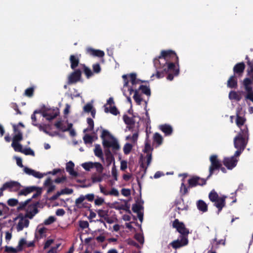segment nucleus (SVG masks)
<instances>
[{
  "label": "nucleus",
  "mask_w": 253,
  "mask_h": 253,
  "mask_svg": "<svg viewBox=\"0 0 253 253\" xmlns=\"http://www.w3.org/2000/svg\"><path fill=\"white\" fill-rule=\"evenodd\" d=\"M229 97L230 99H239L238 94L236 92L233 91H232L229 93Z\"/></svg>",
  "instance_id": "56"
},
{
  "label": "nucleus",
  "mask_w": 253,
  "mask_h": 253,
  "mask_svg": "<svg viewBox=\"0 0 253 253\" xmlns=\"http://www.w3.org/2000/svg\"><path fill=\"white\" fill-rule=\"evenodd\" d=\"M87 123L88 125V127L84 130V132H85L87 131H91L93 130L94 127V122L91 118H87Z\"/></svg>",
  "instance_id": "39"
},
{
  "label": "nucleus",
  "mask_w": 253,
  "mask_h": 253,
  "mask_svg": "<svg viewBox=\"0 0 253 253\" xmlns=\"http://www.w3.org/2000/svg\"><path fill=\"white\" fill-rule=\"evenodd\" d=\"M21 153L24 154L25 155L35 156L34 151L30 148L23 149Z\"/></svg>",
  "instance_id": "43"
},
{
  "label": "nucleus",
  "mask_w": 253,
  "mask_h": 253,
  "mask_svg": "<svg viewBox=\"0 0 253 253\" xmlns=\"http://www.w3.org/2000/svg\"><path fill=\"white\" fill-rule=\"evenodd\" d=\"M132 147H133V145L130 143H126V144H125V145H124V146L123 147V151H124L125 154H126V155L128 154L131 152V151L132 149Z\"/></svg>",
  "instance_id": "38"
},
{
  "label": "nucleus",
  "mask_w": 253,
  "mask_h": 253,
  "mask_svg": "<svg viewBox=\"0 0 253 253\" xmlns=\"http://www.w3.org/2000/svg\"><path fill=\"white\" fill-rule=\"evenodd\" d=\"M69 60L71 63V68L73 70L76 69V68L79 66L80 62V59L77 55H71L69 58Z\"/></svg>",
  "instance_id": "21"
},
{
  "label": "nucleus",
  "mask_w": 253,
  "mask_h": 253,
  "mask_svg": "<svg viewBox=\"0 0 253 253\" xmlns=\"http://www.w3.org/2000/svg\"><path fill=\"white\" fill-rule=\"evenodd\" d=\"M92 109V105L90 103H87L84 107V111L87 113L90 112Z\"/></svg>",
  "instance_id": "58"
},
{
  "label": "nucleus",
  "mask_w": 253,
  "mask_h": 253,
  "mask_svg": "<svg viewBox=\"0 0 253 253\" xmlns=\"http://www.w3.org/2000/svg\"><path fill=\"white\" fill-rule=\"evenodd\" d=\"M124 81V86L122 88L123 94L126 97L127 101L131 103V100L130 96L136 87L137 84H140V81L136 78V75L131 73L123 76Z\"/></svg>",
  "instance_id": "2"
},
{
  "label": "nucleus",
  "mask_w": 253,
  "mask_h": 253,
  "mask_svg": "<svg viewBox=\"0 0 253 253\" xmlns=\"http://www.w3.org/2000/svg\"><path fill=\"white\" fill-rule=\"evenodd\" d=\"M120 149V145L117 139L112 136V151H117Z\"/></svg>",
  "instance_id": "31"
},
{
  "label": "nucleus",
  "mask_w": 253,
  "mask_h": 253,
  "mask_svg": "<svg viewBox=\"0 0 253 253\" xmlns=\"http://www.w3.org/2000/svg\"><path fill=\"white\" fill-rule=\"evenodd\" d=\"M101 138L104 148V153L108 165L111 164V133L105 129H102Z\"/></svg>",
  "instance_id": "4"
},
{
  "label": "nucleus",
  "mask_w": 253,
  "mask_h": 253,
  "mask_svg": "<svg viewBox=\"0 0 253 253\" xmlns=\"http://www.w3.org/2000/svg\"><path fill=\"white\" fill-rule=\"evenodd\" d=\"M54 126L58 129L62 131V132H65V127L66 126L63 123V122L61 121H57L55 123Z\"/></svg>",
  "instance_id": "35"
},
{
  "label": "nucleus",
  "mask_w": 253,
  "mask_h": 253,
  "mask_svg": "<svg viewBox=\"0 0 253 253\" xmlns=\"http://www.w3.org/2000/svg\"><path fill=\"white\" fill-rule=\"evenodd\" d=\"M85 53L90 56L98 57H102L105 54L103 51L99 49H95L91 47H87L86 48Z\"/></svg>",
  "instance_id": "17"
},
{
  "label": "nucleus",
  "mask_w": 253,
  "mask_h": 253,
  "mask_svg": "<svg viewBox=\"0 0 253 253\" xmlns=\"http://www.w3.org/2000/svg\"><path fill=\"white\" fill-rule=\"evenodd\" d=\"M29 221L28 219L24 220H19L16 227L17 231H21L23 230L24 227H28L29 225Z\"/></svg>",
  "instance_id": "24"
},
{
  "label": "nucleus",
  "mask_w": 253,
  "mask_h": 253,
  "mask_svg": "<svg viewBox=\"0 0 253 253\" xmlns=\"http://www.w3.org/2000/svg\"><path fill=\"white\" fill-rule=\"evenodd\" d=\"M85 199V197L84 195H81L76 200L75 203L77 206H79Z\"/></svg>",
  "instance_id": "60"
},
{
  "label": "nucleus",
  "mask_w": 253,
  "mask_h": 253,
  "mask_svg": "<svg viewBox=\"0 0 253 253\" xmlns=\"http://www.w3.org/2000/svg\"><path fill=\"white\" fill-rule=\"evenodd\" d=\"M94 154L97 157L103 159V154L102 152V150L100 147V145L99 144H96L95 146V148L94 150Z\"/></svg>",
  "instance_id": "32"
},
{
  "label": "nucleus",
  "mask_w": 253,
  "mask_h": 253,
  "mask_svg": "<svg viewBox=\"0 0 253 253\" xmlns=\"http://www.w3.org/2000/svg\"><path fill=\"white\" fill-rule=\"evenodd\" d=\"M61 195L63 194H71L73 192V190L72 189H69L68 188H66L65 189H62L60 191Z\"/></svg>",
  "instance_id": "57"
},
{
  "label": "nucleus",
  "mask_w": 253,
  "mask_h": 253,
  "mask_svg": "<svg viewBox=\"0 0 253 253\" xmlns=\"http://www.w3.org/2000/svg\"><path fill=\"white\" fill-rule=\"evenodd\" d=\"M210 160L211 165L209 168L210 174L208 178L210 177L212 174L214 170L219 169L221 166V164L217 159L216 155H213L211 156Z\"/></svg>",
  "instance_id": "10"
},
{
  "label": "nucleus",
  "mask_w": 253,
  "mask_h": 253,
  "mask_svg": "<svg viewBox=\"0 0 253 253\" xmlns=\"http://www.w3.org/2000/svg\"><path fill=\"white\" fill-rule=\"evenodd\" d=\"M197 207L198 209L203 212H206L208 211V205L203 200H200L197 201Z\"/></svg>",
  "instance_id": "25"
},
{
  "label": "nucleus",
  "mask_w": 253,
  "mask_h": 253,
  "mask_svg": "<svg viewBox=\"0 0 253 253\" xmlns=\"http://www.w3.org/2000/svg\"><path fill=\"white\" fill-rule=\"evenodd\" d=\"M26 244V241L24 239L22 238L20 240L18 243V245L17 246V248L18 249L20 252L22 251L23 246L25 245Z\"/></svg>",
  "instance_id": "53"
},
{
  "label": "nucleus",
  "mask_w": 253,
  "mask_h": 253,
  "mask_svg": "<svg viewBox=\"0 0 253 253\" xmlns=\"http://www.w3.org/2000/svg\"><path fill=\"white\" fill-rule=\"evenodd\" d=\"M122 194L125 197H128L130 196L131 192L129 189L123 188L121 191Z\"/></svg>",
  "instance_id": "61"
},
{
  "label": "nucleus",
  "mask_w": 253,
  "mask_h": 253,
  "mask_svg": "<svg viewBox=\"0 0 253 253\" xmlns=\"http://www.w3.org/2000/svg\"><path fill=\"white\" fill-rule=\"evenodd\" d=\"M37 189V187L35 186L27 187L22 189L19 193L18 195H24L26 196L31 192L35 191Z\"/></svg>",
  "instance_id": "23"
},
{
  "label": "nucleus",
  "mask_w": 253,
  "mask_h": 253,
  "mask_svg": "<svg viewBox=\"0 0 253 253\" xmlns=\"http://www.w3.org/2000/svg\"><path fill=\"white\" fill-rule=\"evenodd\" d=\"M246 119L244 117L240 116L238 114H237L236 123L237 126L240 128V132L245 133L247 135V133H248V128L245 124Z\"/></svg>",
  "instance_id": "11"
},
{
  "label": "nucleus",
  "mask_w": 253,
  "mask_h": 253,
  "mask_svg": "<svg viewBox=\"0 0 253 253\" xmlns=\"http://www.w3.org/2000/svg\"><path fill=\"white\" fill-rule=\"evenodd\" d=\"M245 134V133L239 132L234 139V147L237 149L235 153V156H239L247 144L248 133H247V135Z\"/></svg>",
  "instance_id": "3"
},
{
  "label": "nucleus",
  "mask_w": 253,
  "mask_h": 253,
  "mask_svg": "<svg viewBox=\"0 0 253 253\" xmlns=\"http://www.w3.org/2000/svg\"><path fill=\"white\" fill-rule=\"evenodd\" d=\"M140 81V84H137L136 87L134 89V94L133 98L137 104L140 105L143 101L141 92L146 94L147 96H150L151 94L150 89L149 87L141 85V81Z\"/></svg>",
  "instance_id": "6"
},
{
  "label": "nucleus",
  "mask_w": 253,
  "mask_h": 253,
  "mask_svg": "<svg viewBox=\"0 0 253 253\" xmlns=\"http://www.w3.org/2000/svg\"><path fill=\"white\" fill-rule=\"evenodd\" d=\"M54 240L53 239H48L44 243L43 249H46L50 247V246L53 243Z\"/></svg>",
  "instance_id": "64"
},
{
  "label": "nucleus",
  "mask_w": 253,
  "mask_h": 253,
  "mask_svg": "<svg viewBox=\"0 0 253 253\" xmlns=\"http://www.w3.org/2000/svg\"><path fill=\"white\" fill-rule=\"evenodd\" d=\"M135 238L140 244H142L143 243L144 238L141 234H135Z\"/></svg>",
  "instance_id": "62"
},
{
  "label": "nucleus",
  "mask_w": 253,
  "mask_h": 253,
  "mask_svg": "<svg viewBox=\"0 0 253 253\" xmlns=\"http://www.w3.org/2000/svg\"><path fill=\"white\" fill-rule=\"evenodd\" d=\"M188 243V240L187 236H180L176 240L173 241L171 245L172 248L177 249L186 246Z\"/></svg>",
  "instance_id": "14"
},
{
  "label": "nucleus",
  "mask_w": 253,
  "mask_h": 253,
  "mask_svg": "<svg viewBox=\"0 0 253 253\" xmlns=\"http://www.w3.org/2000/svg\"><path fill=\"white\" fill-rule=\"evenodd\" d=\"M160 129L164 132L166 135H169L172 132V127L169 125H164L160 126Z\"/></svg>",
  "instance_id": "26"
},
{
  "label": "nucleus",
  "mask_w": 253,
  "mask_h": 253,
  "mask_svg": "<svg viewBox=\"0 0 253 253\" xmlns=\"http://www.w3.org/2000/svg\"><path fill=\"white\" fill-rule=\"evenodd\" d=\"M82 71L80 69H75L68 77V84H75L78 82L81 81Z\"/></svg>",
  "instance_id": "9"
},
{
  "label": "nucleus",
  "mask_w": 253,
  "mask_h": 253,
  "mask_svg": "<svg viewBox=\"0 0 253 253\" xmlns=\"http://www.w3.org/2000/svg\"><path fill=\"white\" fill-rule=\"evenodd\" d=\"M55 218L54 216H50L44 221V224L46 225H50L55 221Z\"/></svg>",
  "instance_id": "54"
},
{
  "label": "nucleus",
  "mask_w": 253,
  "mask_h": 253,
  "mask_svg": "<svg viewBox=\"0 0 253 253\" xmlns=\"http://www.w3.org/2000/svg\"><path fill=\"white\" fill-rule=\"evenodd\" d=\"M74 166L75 165L74 163L72 161H70L66 164V169L71 175L77 177L78 175V173L74 170Z\"/></svg>",
  "instance_id": "22"
},
{
  "label": "nucleus",
  "mask_w": 253,
  "mask_h": 253,
  "mask_svg": "<svg viewBox=\"0 0 253 253\" xmlns=\"http://www.w3.org/2000/svg\"><path fill=\"white\" fill-rule=\"evenodd\" d=\"M93 73L98 74L101 71V67L99 63H95L92 65Z\"/></svg>",
  "instance_id": "51"
},
{
  "label": "nucleus",
  "mask_w": 253,
  "mask_h": 253,
  "mask_svg": "<svg viewBox=\"0 0 253 253\" xmlns=\"http://www.w3.org/2000/svg\"><path fill=\"white\" fill-rule=\"evenodd\" d=\"M24 171L26 174L29 175H32L35 177L38 178H41L44 175V174L41 173L38 171H36L35 170L31 169L27 167L24 168Z\"/></svg>",
  "instance_id": "20"
},
{
  "label": "nucleus",
  "mask_w": 253,
  "mask_h": 253,
  "mask_svg": "<svg viewBox=\"0 0 253 253\" xmlns=\"http://www.w3.org/2000/svg\"><path fill=\"white\" fill-rule=\"evenodd\" d=\"M123 120L125 123L127 125H131L134 123L133 120L126 115L123 116Z\"/></svg>",
  "instance_id": "49"
},
{
  "label": "nucleus",
  "mask_w": 253,
  "mask_h": 253,
  "mask_svg": "<svg viewBox=\"0 0 253 253\" xmlns=\"http://www.w3.org/2000/svg\"><path fill=\"white\" fill-rule=\"evenodd\" d=\"M173 226L181 234V236H186L189 234V231L185 228L184 224L182 222H180L178 219L174 221Z\"/></svg>",
  "instance_id": "15"
},
{
  "label": "nucleus",
  "mask_w": 253,
  "mask_h": 253,
  "mask_svg": "<svg viewBox=\"0 0 253 253\" xmlns=\"http://www.w3.org/2000/svg\"><path fill=\"white\" fill-rule=\"evenodd\" d=\"M178 58L174 51H162L159 58L154 60V64L157 70V77L162 78L165 73H168L167 79L172 81L174 76L179 74V68L176 67L173 63V61L178 62Z\"/></svg>",
  "instance_id": "1"
},
{
  "label": "nucleus",
  "mask_w": 253,
  "mask_h": 253,
  "mask_svg": "<svg viewBox=\"0 0 253 253\" xmlns=\"http://www.w3.org/2000/svg\"><path fill=\"white\" fill-rule=\"evenodd\" d=\"M4 252L7 253H17L19 252L18 249L16 248H14L12 247H9L6 246L4 249Z\"/></svg>",
  "instance_id": "40"
},
{
  "label": "nucleus",
  "mask_w": 253,
  "mask_h": 253,
  "mask_svg": "<svg viewBox=\"0 0 253 253\" xmlns=\"http://www.w3.org/2000/svg\"><path fill=\"white\" fill-rule=\"evenodd\" d=\"M34 88L33 87L27 88L25 91V95L28 97H31L33 95Z\"/></svg>",
  "instance_id": "48"
},
{
  "label": "nucleus",
  "mask_w": 253,
  "mask_h": 253,
  "mask_svg": "<svg viewBox=\"0 0 253 253\" xmlns=\"http://www.w3.org/2000/svg\"><path fill=\"white\" fill-rule=\"evenodd\" d=\"M138 137V132L134 133L132 135H128L126 137V139L129 140L134 145L136 143Z\"/></svg>",
  "instance_id": "34"
},
{
  "label": "nucleus",
  "mask_w": 253,
  "mask_h": 253,
  "mask_svg": "<svg viewBox=\"0 0 253 253\" xmlns=\"http://www.w3.org/2000/svg\"><path fill=\"white\" fill-rule=\"evenodd\" d=\"M42 113V111L41 110H36L34 112L33 114L31 115V120H32V125L34 126H39L40 128H41L42 127V126L41 125H39L37 123V118L36 117V114H40V113Z\"/></svg>",
  "instance_id": "30"
},
{
  "label": "nucleus",
  "mask_w": 253,
  "mask_h": 253,
  "mask_svg": "<svg viewBox=\"0 0 253 253\" xmlns=\"http://www.w3.org/2000/svg\"><path fill=\"white\" fill-rule=\"evenodd\" d=\"M41 205L40 202L29 204L26 210V216L32 219L39 212L38 208L41 207Z\"/></svg>",
  "instance_id": "8"
},
{
  "label": "nucleus",
  "mask_w": 253,
  "mask_h": 253,
  "mask_svg": "<svg viewBox=\"0 0 253 253\" xmlns=\"http://www.w3.org/2000/svg\"><path fill=\"white\" fill-rule=\"evenodd\" d=\"M79 226L83 229L88 228L89 226V223L87 221L80 220Z\"/></svg>",
  "instance_id": "55"
},
{
  "label": "nucleus",
  "mask_w": 253,
  "mask_h": 253,
  "mask_svg": "<svg viewBox=\"0 0 253 253\" xmlns=\"http://www.w3.org/2000/svg\"><path fill=\"white\" fill-rule=\"evenodd\" d=\"M81 65L82 67L83 72L87 79H89L93 76V73L91 69L87 67L84 64H82Z\"/></svg>",
  "instance_id": "27"
},
{
  "label": "nucleus",
  "mask_w": 253,
  "mask_h": 253,
  "mask_svg": "<svg viewBox=\"0 0 253 253\" xmlns=\"http://www.w3.org/2000/svg\"><path fill=\"white\" fill-rule=\"evenodd\" d=\"M112 114L115 116H120V112L117 107L112 105Z\"/></svg>",
  "instance_id": "59"
},
{
  "label": "nucleus",
  "mask_w": 253,
  "mask_h": 253,
  "mask_svg": "<svg viewBox=\"0 0 253 253\" xmlns=\"http://www.w3.org/2000/svg\"><path fill=\"white\" fill-rule=\"evenodd\" d=\"M13 131L15 133V134L12 138V143H19L23 140V134L22 132L18 129V127L15 126H13Z\"/></svg>",
  "instance_id": "18"
},
{
  "label": "nucleus",
  "mask_w": 253,
  "mask_h": 253,
  "mask_svg": "<svg viewBox=\"0 0 253 253\" xmlns=\"http://www.w3.org/2000/svg\"><path fill=\"white\" fill-rule=\"evenodd\" d=\"M154 140L155 142L157 143L159 145H160L162 143V136L158 133H156L154 135Z\"/></svg>",
  "instance_id": "42"
},
{
  "label": "nucleus",
  "mask_w": 253,
  "mask_h": 253,
  "mask_svg": "<svg viewBox=\"0 0 253 253\" xmlns=\"http://www.w3.org/2000/svg\"><path fill=\"white\" fill-rule=\"evenodd\" d=\"M93 168H95L97 172H101L103 170V166L98 162L93 163Z\"/></svg>",
  "instance_id": "47"
},
{
  "label": "nucleus",
  "mask_w": 253,
  "mask_h": 253,
  "mask_svg": "<svg viewBox=\"0 0 253 253\" xmlns=\"http://www.w3.org/2000/svg\"><path fill=\"white\" fill-rule=\"evenodd\" d=\"M83 168L85 169L86 170L89 171L91 169H93V163L92 162H87L83 163L82 165Z\"/></svg>",
  "instance_id": "46"
},
{
  "label": "nucleus",
  "mask_w": 253,
  "mask_h": 253,
  "mask_svg": "<svg viewBox=\"0 0 253 253\" xmlns=\"http://www.w3.org/2000/svg\"><path fill=\"white\" fill-rule=\"evenodd\" d=\"M20 184L14 181H10L4 183L2 186V190L8 189L10 191H17L21 187Z\"/></svg>",
  "instance_id": "12"
},
{
  "label": "nucleus",
  "mask_w": 253,
  "mask_h": 253,
  "mask_svg": "<svg viewBox=\"0 0 253 253\" xmlns=\"http://www.w3.org/2000/svg\"><path fill=\"white\" fill-rule=\"evenodd\" d=\"M247 91L248 93L246 96V99H249L253 102V91L252 90H251V91Z\"/></svg>",
  "instance_id": "63"
},
{
  "label": "nucleus",
  "mask_w": 253,
  "mask_h": 253,
  "mask_svg": "<svg viewBox=\"0 0 253 253\" xmlns=\"http://www.w3.org/2000/svg\"><path fill=\"white\" fill-rule=\"evenodd\" d=\"M198 180L199 179L197 178V177H193L192 178L190 179L188 181L190 186L194 187L198 185Z\"/></svg>",
  "instance_id": "44"
},
{
  "label": "nucleus",
  "mask_w": 253,
  "mask_h": 253,
  "mask_svg": "<svg viewBox=\"0 0 253 253\" xmlns=\"http://www.w3.org/2000/svg\"><path fill=\"white\" fill-rule=\"evenodd\" d=\"M153 148L151 147L150 144L146 141L145 147L143 152L146 153V155H141L140 156V162L141 167L145 170L150 165L152 160V151Z\"/></svg>",
  "instance_id": "5"
},
{
  "label": "nucleus",
  "mask_w": 253,
  "mask_h": 253,
  "mask_svg": "<svg viewBox=\"0 0 253 253\" xmlns=\"http://www.w3.org/2000/svg\"><path fill=\"white\" fill-rule=\"evenodd\" d=\"M42 115L43 117L45 118L48 121H51L52 120L54 119V118H55L57 116V114H56V113L55 114H50V113H46V112H42Z\"/></svg>",
  "instance_id": "36"
},
{
  "label": "nucleus",
  "mask_w": 253,
  "mask_h": 253,
  "mask_svg": "<svg viewBox=\"0 0 253 253\" xmlns=\"http://www.w3.org/2000/svg\"><path fill=\"white\" fill-rule=\"evenodd\" d=\"M252 82L249 78H246L243 82L246 91H251L252 90L251 84Z\"/></svg>",
  "instance_id": "37"
},
{
  "label": "nucleus",
  "mask_w": 253,
  "mask_h": 253,
  "mask_svg": "<svg viewBox=\"0 0 253 253\" xmlns=\"http://www.w3.org/2000/svg\"><path fill=\"white\" fill-rule=\"evenodd\" d=\"M227 85L229 87L234 88L237 85V81L234 76H231L228 81Z\"/></svg>",
  "instance_id": "33"
},
{
  "label": "nucleus",
  "mask_w": 253,
  "mask_h": 253,
  "mask_svg": "<svg viewBox=\"0 0 253 253\" xmlns=\"http://www.w3.org/2000/svg\"><path fill=\"white\" fill-rule=\"evenodd\" d=\"M11 146L16 152H21L23 150L22 145L20 143H12Z\"/></svg>",
  "instance_id": "41"
},
{
  "label": "nucleus",
  "mask_w": 253,
  "mask_h": 253,
  "mask_svg": "<svg viewBox=\"0 0 253 253\" xmlns=\"http://www.w3.org/2000/svg\"><path fill=\"white\" fill-rule=\"evenodd\" d=\"M112 208L120 211H129L130 207L128 205L127 203L125 200H120L118 202H115L112 204Z\"/></svg>",
  "instance_id": "13"
},
{
  "label": "nucleus",
  "mask_w": 253,
  "mask_h": 253,
  "mask_svg": "<svg viewBox=\"0 0 253 253\" xmlns=\"http://www.w3.org/2000/svg\"><path fill=\"white\" fill-rule=\"evenodd\" d=\"M132 210L134 212L137 214V216L140 222L143 220V207L140 204H135L132 206Z\"/></svg>",
  "instance_id": "19"
},
{
  "label": "nucleus",
  "mask_w": 253,
  "mask_h": 253,
  "mask_svg": "<svg viewBox=\"0 0 253 253\" xmlns=\"http://www.w3.org/2000/svg\"><path fill=\"white\" fill-rule=\"evenodd\" d=\"M209 198L211 201L214 202V205L218 209L217 214L222 210L225 205V196L219 197L218 194L214 190H212L209 195Z\"/></svg>",
  "instance_id": "7"
},
{
  "label": "nucleus",
  "mask_w": 253,
  "mask_h": 253,
  "mask_svg": "<svg viewBox=\"0 0 253 253\" xmlns=\"http://www.w3.org/2000/svg\"><path fill=\"white\" fill-rule=\"evenodd\" d=\"M245 64L244 63L241 62L237 64L233 68V71L235 73L241 74L245 69Z\"/></svg>",
  "instance_id": "28"
},
{
  "label": "nucleus",
  "mask_w": 253,
  "mask_h": 253,
  "mask_svg": "<svg viewBox=\"0 0 253 253\" xmlns=\"http://www.w3.org/2000/svg\"><path fill=\"white\" fill-rule=\"evenodd\" d=\"M7 204L10 207H14L18 204V201L16 199H9L7 201Z\"/></svg>",
  "instance_id": "50"
},
{
  "label": "nucleus",
  "mask_w": 253,
  "mask_h": 253,
  "mask_svg": "<svg viewBox=\"0 0 253 253\" xmlns=\"http://www.w3.org/2000/svg\"><path fill=\"white\" fill-rule=\"evenodd\" d=\"M104 111L106 113L111 112V97H109L107 100L106 104L104 105Z\"/></svg>",
  "instance_id": "45"
},
{
  "label": "nucleus",
  "mask_w": 253,
  "mask_h": 253,
  "mask_svg": "<svg viewBox=\"0 0 253 253\" xmlns=\"http://www.w3.org/2000/svg\"><path fill=\"white\" fill-rule=\"evenodd\" d=\"M84 141L85 144L92 143V137L89 134H85L83 137Z\"/></svg>",
  "instance_id": "52"
},
{
  "label": "nucleus",
  "mask_w": 253,
  "mask_h": 253,
  "mask_svg": "<svg viewBox=\"0 0 253 253\" xmlns=\"http://www.w3.org/2000/svg\"><path fill=\"white\" fill-rule=\"evenodd\" d=\"M31 202V199H28L24 202H22L20 203H18L19 206L17 208V210L18 211H21L23 210H26V208L29 205Z\"/></svg>",
  "instance_id": "29"
},
{
  "label": "nucleus",
  "mask_w": 253,
  "mask_h": 253,
  "mask_svg": "<svg viewBox=\"0 0 253 253\" xmlns=\"http://www.w3.org/2000/svg\"><path fill=\"white\" fill-rule=\"evenodd\" d=\"M238 156L235 155L230 158H225L223 160V164L228 169H232L237 165L238 159L236 158Z\"/></svg>",
  "instance_id": "16"
}]
</instances>
